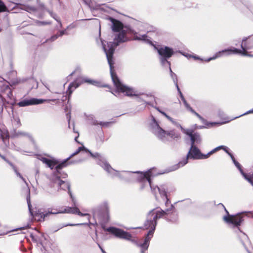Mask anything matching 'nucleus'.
<instances>
[{
	"label": "nucleus",
	"instance_id": "35",
	"mask_svg": "<svg viewBox=\"0 0 253 253\" xmlns=\"http://www.w3.org/2000/svg\"><path fill=\"white\" fill-rule=\"evenodd\" d=\"M169 121H170L172 124H174L177 126H179L180 127V126H181L179 124H177L176 122L170 117L169 116L167 118Z\"/></svg>",
	"mask_w": 253,
	"mask_h": 253
},
{
	"label": "nucleus",
	"instance_id": "32",
	"mask_svg": "<svg viewBox=\"0 0 253 253\" xmlns=\"http://www.w3.org/2000/svg\"><path fill=\"white\" fill-rule=\"evenodd\" d=\"M83 224H84V223H77V224L69 223V224H63V225L59 226L58 229L54 230V232L57 231L58 230H59L60 229H61L62 228H63L64 227H66L68 226H79V225H82Z\"/></svg>",
	"mask_w": 253,
	"mask_h": 253
},
{
	"label": "nucleus",
	"instance_id": "39",
	"mask_svg": "<svg viewBox=\"0 0 253 253\" xmlns=\"http://www.w3.org/2000/svg\"><path fill=\"white\" fill-rule=\"evenodd\" d=\"M108 124H109V123H107H107L100 122V123H98L97 122V121L96 122H94L93 123V124L94 125H97L98 124H99L100 126H106Z\"/></svg>",
	"mask_w": 253,
	"mask_h": 253
},
{
	"label": "nucleus",
	"instance_id": "8",
	"mask_svg": "<svg viewBox=\"0 0 253 253\" xmlns=\"http://www.w3.org/2000/svg\"><path fill=\"white\" fill-rule=\"evenodd\" d=\"M93 219L95 221H108L110 219L109 209L106 203L95 207L92 210Z\"/></svg>",
	"mask_w": 253,
	"mask_h": 253
},
{
	"label": "nucleus",
	"instance_id": "46",
	"mask_svg": "<svg viewBox=\"0 0 253 253\" xmlns=\"http://www.w3.org/2000/svg\"><path fill=\"white\" fill-rule=\"evenodd\" d=\"M164 201L166 200V205L168 206V205L169 204V200L168 199L167 195H166V198L162 197Z\"/></svg>",
	"mask_w": 253,
	"mask_h": 253
},
{
	"label": "nucleus",
	"instance_id": "14",
	"mask_svg": "<svg viewBox=\"0 0 253 253\" xmlns=\"http://www.w3.org/2000/svg\"><path fill=\"white\" fill-rule=\"evenodd\" d=\"M242 48L241 54L246 56L253 57V55L250 54L248 50L253 48V36H250L248 38H244L242 40L241 45Z\"/></svg>",
	"mask_w": 253,
	"mask_h": 253
},
{
	"label": "nucleus",
	"instance_id": "62",
	"mask_svg": "<svg viewBox=\"0 0 253 253\" xmlns=\"http://www.w3.org/2000/svg\"><path fill=\"white\" fill-rule=\"evenodd\" d=\"M163 112H163V111H161V110L160 111V113H161L162 114V113H163Z\"/></svg>",
	"mask_w": 253,
	"mask_h": 253
},
{
	"label": "nucleus",
	"instance_id": "29",
	"mask_svg": "<svg viewBox=\"0 0 253 253\" xmlns=\"http://www.w3.org/2000/svg\"><path fill=\"white\" fill-rule=\"evenodd\" d=\"M169 71H170V77L177 88V90L178 89V88H179V86H178V83H177V77H176V75L173 72H172L171 69V68L169 67Z\"/></svg>",
	"mask_w": 253,
	"mask_h": 253
},
{
	"label": "nucleus",
	"instance_id": "22",
	"mask_svg": "<svg viewBox=\"0 0 253 253\" xmlns=\"http://www.w3.org/2000/svg\"><path fill=\"white\" fill-rule=\"evenodd\" d=\"M111 21L112 23V30L115 32H119V33L124 31L125 33V35L126 37V32L125 30H123V24L120 22L119 21L113 19H111Z\"/></svg>",
	"mask_w": 253,
	"mask_h": 253
},
{
	"label": "nucleus",
	"instance_id": "28",
	"mask_svg": "<svg viewBox=\"0 0 253 253\" xmlns=\"http://www.w3.org/2000/svg\"><path fill=\"white\" fill-rule=\"evenodd\" d=\"M0 157H1L3 160H4L6 162H7L8 164H9L10 166H11L13 168L14 171H15L16 175L17 176L19 177L24 182V183L26 184V185L28 186V183L26 182L25 179L17 170V169H15V168L13 166V165L8 160H7L4 156L0 155Z\"/></svg>",
	"mask_w": 253,
	"mask_h": 253
},
{
	"label": "nucleus",
	"instance_id": "50",
	"mask_svg": "<svg viewBox=\"0 0 253 253\" xmlns=\"http://www.w3.org/2000/svg\"><path fill=\"white\" fill-rule=\"evenodd\" d=\"M231 159H232L233 162L234 163V160H236L234 158L233 155L231 154V153H229V155H228Z\"/></svg>",
	"mask_w": 253,
	"mask_h": 253
},
{
	"label": "nucleus",
	"instance_id": "31",
	"mask_svg": "<svg viewBox=\"0 0 253 253\" xmlns=\"http://www.w3.org/2000/svg\"><path fill=\"white\" fill-rule=\"evenodd\" d=\"M177 91L180 95V97L181 100L183 101V103L185 107H189V105L187 102L186 100H185V98L184 97V96L183 95L179 88H178Z\"/></svg>",
	"mask_w": 253,
	"mask_h": 253
},
{
	"label": "nucleus",
	"instance_id": "7",
	"mask_svg": "<svg viewBox=\"0 0 253 253\" xmlns=\"http://www.w3.org/2000/svg\"><path fill=\"white\" fill-rule=\"evenodd\" d=\"M102 166L103 169L112 177H118L120 179L126 181H131L135 180V172L117 171L113 169L108 163L106 162L103 163V165Z\"/></svg>",
	"mask_w": 253,
	"mask_h": 253
},
{
	"label": "nucleus",
	"instance_id": "37",
	"mask_svg": "<svg viewBox=\"0 0 253 253\" xmlns=\"http://www.w3.org/2000/svg\"><path fill=\"white\" fill-rule=\"evenodd\" d=\"M4 104V99L0 94V107L1 111L3 110V106Z\"/></svg>",
	"mask_w": 253,
	"mask_h": 253
},
{
	"label": "nucleus",
	"instance_id": "25",
	"mask_svg": "<svg viewBox=\"0 0 253 253\" xmlns=\"http://www.w3.org/2000/svg\"><path fill=\"white\" fill-rule=\"evenodd\" d=\"M40 160L44 164H46L51 169H53L58 162L54 159H48L45 157H42Z\"/></svg>",
	"mask_w": 253,
	"mask_h": 253
},
{
	"label": "nucleus",
	"instance_id": "18",
	"mask_svg": "<svg viewBox=\"0 0 253 253\" xmlns=\"http://www.w3.org/2000/svg\"><path fill=\"white\" fill-rule=\"evenodd\" d=\"M149 184L151 188L152 192L155 195L156 200H158L157 193L160 194L161 197L166 198L167 192L165 186L161 185L160 187L154 186L152 185L151 181H150Z\"/></svg>",
	"mask_w": 253,
	"mask_h": 253
},
{
	"label": "nucleus",
	"instance_id": "47",
	"mask_svg": "<svg viewBox=\"0 0 253 253\" xmlns=\"http://www.w3.org/2000/svg\"><path fill=\"white\" fill-rule=\"evenodd\" d=\"M186 109L190 111L192 113L195 114V113H196L190 106L189 107H186Z\"/></svg>",
	"mask_w": 253,
	"mask_h": 253
},
{
	"label": "nucleus",
	"instance_id": "15",
	"mask_svg": "<svg viewBox=\"0 0 253 253\" xmlns=\"http://www.w3.org/2000/svg\"><path fill=\"white\" fill-rule=\"evenodd\" d=\"M155 169H152L146 171L145 172H142L140 171L135 172V180L137 179L138 180L147 181L148 183L151 181V177H154L158 175L155 172Z\"/></svg>",
	"mask_w": 253,
	"mask_h": 253
},
{
	"label": "nucleus",
	"instance_id": "3",
	"mask_svg": "<svg viewBox=\"0 0 253 253\" xmlns=\"http://www.w3.org/2000/svg\"><path fill=\"white\" fill-rule=\"evenodd\" d=\"M150 130L159 139L164 142L169 140V138L174 139L179 137V135L176 134L173 130L167 131L160 127L158 122L153 116H151L149 123Z\"/></svg>",
	"mask_w": 253,
	"mask_h": 253
},
{
	"label": "nucleus",
	"instance_id": "59",
	"mask_svg": "<svg viewBox=\"0 0 253 253\" xmlns=\"http://www.w3.org/2000/svg\"><path fill=\"white\" fill-rule=\"evenodd\" d=\"M7 140L8 141V139H7V138H5V139H3V141H4V142L5 143H6V141Z\"/></svg>",
	"mask_w": 253,
	"mask_h": 253
},
{
	"label": "nucleus",
	"instance_id": "16",
	"mask_svg": "<svg viewBox=\"0 0 253 253\" xmlns=\"http://www.w3.org/2000/svg\"><path fill=\"white\" fill-rule=\"evenodd\" d=\"M85 150L86 152L89 153L91 157L93 158H96L98 159V161L97 162V163L98 165H99L101 167H102V165H103V163L106 162L107 163L104 158L101 156L99 153H92L91 152H90L89 150L85 149L84 147H79L78 149L76 150L75 152L73 153L69 158L67 159V160H69L71 158L73 157V156L77 155L78 153H79L82 150Z\"/></svg>",
	"mask_w": 253,
	"mask_h": 253
},
{
	"label": "nucleus",
	"instance_id": "17",
	"mask_svg": "<svg viewBox=\"0 0 253 253\" xmlns=\"http://www.w3.org/2000/svg\"><path fill=\"white\" fill-rule=\"evenodd\" d=\"M180 128L185 134L190 137L191 146H195V144H200L201 143V139L198 133H193L191 130L184 129L181 126H180Z\"/></svg>",
	"mask_w": 253,
	"mask_h": 253
},
{
	"label": "nucleus",
	"instance_id": "43",
	"mask_svg": "<svg viewBox=\"0 0 253 253\" xmlns=\"http://www.w3.org/2000/svg\"><path fill=\"white\" fill-rule=\"evenodd\" d=\"M67 34V32L66 31V30L60 31L59 32V35H58L59 37L62 36L63 35Z\"/></svg>",
	"mask_w": 253,
	"mask_h": 253
},
{
	"label": "nucleus",
	"instance_id": "55",
	"mask_svg": "<svg viewBox=\"0 0 253 253\" xmlns=\"http://www.w3.org/2000/svg\"><path fill=\"white\" fill-rule=\"evenodd\" d=\"M192 57L194 59H198V60L201 59L200 57H197V56H192Z\"/></svg>",
	"mask_w": 253,
	"mask_h": 253
},
{
	"label": "nucleus",
	"instance_id": "13",
	"mask_svg": "<svg viewBox=\"0 0 253 253\" xmlns=\"http://www.w3.org/2000/svg\"><path fill=\"white\" fill-rule=\"evenodd\" d=\"M227 215L223 217L224 221H244L247 220V217L252 215L251 213L244 212L239 213L235 215H230L228 211L226 210Z\"/></svg>",
	"mask_w": 253,
	"mask_h": 253
},
{
	"label": "nucleus",
	"instance_id": "57",
	"mask_svg": "<svg viewBox=\"0 0 253 253\" xmlns=\"http://www.w3.org/2000/svg\"><path fill=\"white\" fill-rule=\"evenodd\" d=\"M162 114L165 116L166 118H167L169 116L166 113H165L164 112L162 113Z\"/></svg>",
	"mask_w": 253,
	"mask_h": 253
},
{
	"label": "nucleus",
	"instance_id": "60",
	"mask_svg": "<svg viewBox=\"0 0 253 253\" xmlns=\"http://www.w3.org/2000/svg\"><path fill=\"white\" fill-rule=\"evenodd\" d=\"M44 85L45 86V87L46 88H47L48 90H49V87H48V86L47 85L44 84Z\"/></svg>",
	"mask_w": 253,
	"mask_h": 253
},
{
	"label": "nucleus",
	"instance_id": "63",
	"mask_svg": "<svg viewBox=\"0 0 253 253\" xmlns=\"http://www.w3.org/2000/svg\"><path fill=\"white\" fill-rule=\"evenodd\" d=\"M170 207H171V209L172 208V207H173L172 205H171Z\"/></svg>",
	"mask_w": 253,
	"mask_h": 253
},
{
	"label": "nucleus",
	"instance_id": "27",
	"mask_svg": "<svg viewBox=\"0 0 253 253\" xmlns=\"http://www.w3.org/2000/svg\"><path fill=\"white\" fill-rule=\"evenodd\" d=\"M223 53H225L226 55H230L232 54H241L242 50L238 49L235 47L231 48L225 49L222 50Z\"/></svg>",
	"mask_w": 253,
	"mask_h": 253
},
{
	"label": "nucleus",
	"instance_id": "49",
	"mask_svg": "<svg viewBox=\"0 0 253 253\" xmlns=\"http://www.w3.org/2000/svg\"><path fill=\"white\" fill-rule=\"evenodd\" d=\"M186 109L190 111L192 113L195 114V113H196L190 106L189 107H186Z\"/></svg>",
	"mask_w": 253,
	"mask_h": 253
},
{
	"label": "nucleus",
	"instance_id": "26",
	"mask_svg": "<svg viewBox=\"0 0 253 253\" xmlns=\"http://www.w3.org/2000/svg\"><path fill=\"white\" fill-rule=\"evenodd\" d=\"M15 7L25 10L28 12H34L36 10V8L35 6L29 5H24L21 3H16L14 8Z\"/></svg>",
	"mask_w": 253,
	"mask_h": 253
},
{
	"label": "nucleus",
	"instance_id": "51",
	"mask_svg": "<svg viewBox=\"0 0 253 253\" xmlns=\"http://www.w3.org/2000/svg\"><path fill=\"white\" fill-rule=\"evenodd\" d=\"M231 159H232L233 162L234 163V160H236L234 158L233 155L231 154V153H229V155H228Z\"/></svg>",
	"mask_w": 253,
	"mask_h": 253
},
{
	"label": "nucleus",
	"instance_id": "42",
	"mask_svg": "<svg viewBox=\"0 0 253 253\" xmlns=\"http://www.w3.org/2000/svg\"><path fill=\"white\" fill-rule=\"evenodd\" d=\"M217 58L216 55L214 54L212 57H210L207 59H206L205 61L206 62H209L212 60H214L215 59Z\"/></svg>",
	"mask_w": 253,
	"mask_h": 253
},
{
	"label": "nucleus",
	"instance_id": "11",
	"mask_svg": "<svg viewBox=\"0 0 253 253\" xmlns=\"http://www.w3.org/2000/svg\"><path fill=\"white\" fill-rule=\"evenodd\" d=\"M241 223L242 222H227V226L229 228L233 229L236 232L239 231V238L240 239V241L243 246L246 248L247 244H250V242L248 236L240 231L239 227L241 226Z\"/></svg>",
	"mask_w": 253,
	"mask_h": 253
},
{
	"label": "nucleus",
	"instance_id": "4",
	"mask_svg": "<svg viewBox=\"0 0 253 253\" xmlns=\"http://www.w3.org/2000/svg\"><path fill=\"white\" fill-rule=\"evenodd\" d=\"M221 147H217L211 151L207 154H203L201 153L200 150L196 147V146H191V148L189 150L186 157L183 160L180 161L177 165H175L174 168L173 170H175L178 168L184 166L188 163V159H206L208 158L210 156L214 153L217 151V150Z\"/></svg>",
	"mask_w": 253,
	"mask_h": 253
},
{
	"label": "nucleus",
	"instance_id": "54",
	"mask_svg": "<svg viewBox=\"0 0 253 253\" xmlns=\"http://www.w3.org/2000/svg\"><path fill=\"white\" fill-rule=\"evenodd\" d=\"M56 20L59 23V27H62V25L61 21L60 20H59L58 19H56Z\"/></svg>",
	"mask_w": 253,
	"mask_h": 253
},
{
	"label": "nucleus",
	"instance_id": "19",
	"mask_svg": "<svg viewBox=\"0 0 253 253\" xmlns=\"http://www.w3.org/2000/svg\"><path fill=\"white\" fill-rule=\"evenodd\" d=\"M46 101V100L44 99L32 98L29 99H24L23 100H22L19 102L17 103V105L19 107H25L30 105L42 104Z\"/></svg>",
	"mask_w": 253,
	"mask_h": 253
},
{
	"label": "nucleus",
	"instance_id": "40",
	"mask_svg": "<svg viewBox=\"0 0 253 253\" xmlns=\"http://www.w3.org/2000/svg\"><path fill=\"white\" fill-rule=\"evenodd\" d=\"M219 147H221L220 148H219L217 151L220 150V149H223L225 151V152L228 154L229 155V153H231L230 152H229L228 151V150L227 149V148L224 146H219Z\"/></svg>",
	"mask_w": 253,
	"mask_h": 253
},
{
	"label": "nucleus",
	"instance_id": "61",
	"mask_svg": "<svg viewBox=\"0 0 253 253\" xmlns=\"http://www.w3.org/2000/svg\"><path fill=\"white\" fill-rule=\"evenodd\" d=\"M70 116L69 117V120H68L69 124L70 123Z\"/></svg>",
	"mask_w": 253,
	"mask_h": 253
},
{
	"label": "nucleus",
	"instance_id": "23",
	"mask_svg": "<svg viewBox=\"0 0 253 253\" xmlns=\"http://www.w3.org/2000/svg\"><path fill=\"white\" fill-rule=\"evenodd\" d=\"M64 212L72 213H77L78 215L81 216H86L87 219L89 220L90 215L88 213H82L77 208H71L67 207L65 209Z\"/></svg>",
	"mask_w": 253,
	"mask_h": 253
},
{
	"label": "nucleus",
	"instance_id": "53",
	"mask_svg": "<svg viewBox=\"0 0 253 253\" xmlns=\"http://www.w3.org/2000/svg\"><path fill=\"white\" fill-rule=\"evenodd\" d=\"M98 246H99V247L100 248V249H101V251H102V253H106L105 252V251H104V250L101 248V247L100 246V245L99 244H98Z\"/></svg>",
	"mask_w": 253,
	"mask_h": 253
},
{
	"label": "nucleus",
	"instance_id": "9",
	"mask_svg": "<svg viewBox=\"0 0 253 253\" xmlns=\"http://www.w3.org/2000/svg\"><path fill=\"white\" fill-rule=\"evenodd\" d=\"M84 83H86L99 87L105 86V85H102L99 81L89 79L87 77H80L77 78L74 82L70 84L68 90H67V93L68 94V98H69L71 96L74 89L77 88L81 84Z\"/></svg>",
	"mask_w": 253,
	"mask_h": 253
},
{
	"label": "nucleus",
	"instance_id": "10",
	"mask_svg": "<svg viewBox=\"0 0 253 253\" xmlns=\"http://www.w3.org/2000/svg\"><path fill=\"white\" fill-rule=\"evenodd\" d=\"M28 195L27 196V202L28 206V209L31 214L32 216H35L36 217H38V221H40L41 219L47 220V217L50 216L51 215L56 214V212H52L51 211H42L41 210H38V211L35 212V213L32 211V205L31 204L30 201V190L29 188L27 189Z\"/></svg>",
	"mask_w": 253,
	"mask_h": 253
},
{
	"label": "nucleus",
	"instance_id": "41",
	"mask_svg": "<svg viewBox=\"0 0 253 253\" xmlns=\"http://www.w3.org/2000/svg\"><path fill=\"white\" fill-rule=\"evenodd\" d=\"M223 52H222V50H221V51H219L216 52L215 54V55H216L217 58H219V57H221L223 55Z\"/></svg>",
	"mask_w": 253,
	"mask_h": 253
},
{
	"label": "nucleus",
	"instance_id": "56",
	"mask_svg": "<svg viewBox=\"0 0 253 253\" xmlns=\"http://www.w3.org/2000/svg\"><path fill=\"white\" fill-rule=\"evenodd\" d=\"M41 24H42V25H45V24H49V23L48 22H40Z\"/></svg>",
	"mask_w": 253,
	"mask_h": 253
},
{
	"label": "nucleus",
	"instance_id": "38",
	"mask_svg": "<svg viewBox=\"0 0 253 253\" xmlns=\"http://www.w3.org/2000/svg\"><path fill=\"white\" fill-rule=\"evenodd\" d=\"M251 113H253V109H252V110H249L248 111H247V112H246V113H244V114H242L241 115H240L239 116L235 117L234 119L238 118H239L240 117H241V116H244V115H248V114H251Z\"/></svg>",
	"mask_w": 253,
	"mask_h": 253
},
{
	"label": "nucleus",
	"instance_id": "48",
	"mask_svg": "<svg viewBox=\"0 0 253 253\" xmlns=\"http://www.w3.org/2000/svg\"><path fill=\"white\" fill-rule=\"evenodd\" d=\"M186 109L190 111L192 113L195 114V113H196L190 106L189 107H186Z\"/></svg>",
	"mask_w": 253,
	"mask_h": 253
},
{
	"label": "nucleus",
	"instance_id": "21",
	"mask_svg": "<svg viewBox=\"0 0 253 253\" xmlns=\"http://www.w3.org/2000/svg\"><path fill=\"white\" fill-rule=\"evenodd\" d=\"M128 32L133 35V39L134 40L142 41L148 43L151 42L148 39L147 36L145 34H139L138 32H137L136 30H132V28H128Z\"/></svg>",
	"mask_w": 253,
	"mask_h": 253
},
{
	"label": "nucleus",
	"instance_id": "52",
	"mask_svg": "<svg viewBox=\"0 0 253 253\" xmlns=\"http://www.w3.org/2000/svg\"><path fill=\"white\" fill-rule=\"evenodd\" d=\"M30 237L32 238V239H33V241H36V239L35 236H34V235L32 233L31 234Z\"/></svg>",
	"mask_w": 253,
	"mask_h": 253
},
{
	"label": "nucleus",
	"instance_id": "12",
	"mask_svg": "<svg viewBox=\"0 0 253 253\" xmlns=\"http://www.w3.org/2000/svg\"><path fill=\"white\" fill-rule=\"evenodd\" d=\"M169 211V209H167L166 211L162 210L160 208L153 209L148 213L146 221H157L159 219L165 217L167 212Z\"/></svg>",
	"mask_w": 253,
	"mask_h": 253
},
{
	"label": "nucleus",
	"instance_id": "33",
	"mask_svg": "<svg viewBox=\"0 0 253 253\" xmlns=\"http://www.w3.org/2000/svg\"><path fill=\"white\" fill-rule=\"evenodd\" d=\"M6 9V7L4 5V3L1 0H0V12L5 11Z\"/></svg>",
	"mask_w": 253,
	"mask_h": 253
},
{
	"label": "nucleus",
	"instance_id": "64",
	"mask_svg": "<svg viewBox=\"0 0 253 253\" xmlns=\"http://www.w3.org/2000/svg\"><path fill=\"white\" fill-rule=\"evenodd\" d=\"M77 137H76V138H75V140H76V141H77Z\"/></svg>",
	"mask_w": 253,
	"mask_h": 253
},
{
	"label": "nucleus",
	"instance_id": "5",
	"mask_svg": "<svg viewBox=\"0 0 253 253\" xmlns=\"http://www.w3.org/2000/svg\"><path fill=\"white\" fill-rule=\"evenodd\" d=\"M128 40V39L125 35V33L123 31H122L120 33L116 34L115 36V38L114 39L113 42H109L107 43V45H104L103 43H102L103 48L105 52L106 56L107 57V59L108 61V63L109 64L108 56H109V53H111L110 54V58L111 59L112 62L113 63L112 66L114 67V61H113V54L115 50L116 47L119 45L120 43L124 42H126ZM101 42H103V41H101Z\"/></svg>",
	"mask_w": 253,
	"mask_h": 253
},
{
	"label": "nucleus",
	"instance_id": "44",
	"mask_svg": "<svg viewBox=\"0 0 253 253\" xmlns=\"http://www.w3.org/2000/svg\"><path fill=\"white\" fill-rule=\"evenodd\" d=\"M195 115L200 119L202 121H204V119L198 113H197V112L196 113H195Z\"/></svg>",
	"mask_w": 253,
	"mask_h": 253
},
{
	"label": "nucleus",
	"instance_id": "36",
	"mask_svg": "<svg viewBox=\"0 0 253 253\" xmlns=\"http://www.w3.org/2000/svg\"><path fill=\"white\" fill-rule=\"evenodd\" d=\"M59 37L58 35L56 34L52 36L50 39L46 40V41H51L53 42L56 40Z\"/></svg>",
	"mask_w": 253,
	"mask_h": 253
},
{
	"label": "nucleus",
	"instance_id": "1",
	"mask_svg": "<svg viewBox=\"0 0 253 253\" xmlns=\"http://www.w3.org/2000/svg\"><path fill=\"white\" fill-rule=\"evenodd\" d=\"M156 225L157 222H146L143 227H130L127 228V229H142L143 230H149V231L145 238L144 243L141 244H138L137 241L132 238L131 234L127 232L115 227L111 226L106 227L103 225L102 226L105 231H107L113 235L116 238L130 241L131 243L141 248V253H145V251H146L148 248L150 241L153 236V234L154 233Z\"/></svg>",
	"mask_w": 253,
	"mask_h": 253
},
{
	"label": "nucleus",
	"instance_id": "24",
	"mask_svg": "<svg viewBox=\"0 0 253 253\" xmlns=\"http://www.w3.org/2000/svg\"><path fill=\"white\" fill-rule=\"evenodd\" d=\"M133 29L132 30H135L137 32H143L146 31V24L143 22L139 21H134L133 23Z\"/></svg>",
	"mask_w": 253,
	"mask_h": 253
},
{
	"label": "nucleus",
	"instance_id": "34",
	"mask_svg": "<svg viewBox=\"0 0 253 253\" xmlns=\"http://www.w3.org/2000/svg\"><path fill=\"white\" fill-rule=\"evenodd\" d=\"M234 164L237 168L239 170L240 173H242V171H243V170L242 169L241 165L236 160H234Z\"/></svg>",
	"mask_w": 253,
	"mask_h": 253
},
{
	"label": "nucleus",
	"instance_id": "45",
	"mask_svg": "<svg viewBox=\"0 0 253 253\" xmlns=\"http://www.w3.org/2000/svg\"><path fill=\"white\" fill-rule=\"evenodd\" d=\"M25 134L26 133L24 132L18 131L16 133L15 135L18 136L20 135H25Z\"/></svg>",
	"mask_w": 253,
	"mask_h": 253
},
{
	"label": "nucleus",
	"instance_id": "20",
	"mask_svg": "<svg viewBox=\"0 0 253 253\" xmlns=\"http://www.w3.org/2000/svg\"><path fill=\"white\" fill-rule=\"evenodd\" d=\"M156 49L160 56L169 58L174 53V50L172 48L167 46H162L160 47L156 48Z\"/></svg>",
	"mask_w": 253,
	"mask_h": 253
},
{
	"label": "nucleus",
	"instance_id": "2",
	"mask_svg": "<svg viewBox=\"0 0 253 253\" xmlns=\"http://www.w3.org/2000/svg\"><path fill=\"white\" fill-rule=\"evenodd\" d=\"M108 56V61L109 63L110 71L112 80L116 88V91L118 92H121L126 96H135L136 100L139 102H144L148 104L146 101L147 98L151 96V95L148 94L142 93L140 94H136L135 90L131 87L126 86L123 84L116 74L113 72V67L112 66L113 63L111 59L110 58V53H109Z\"/></svg>",
	"mask_w": 253,
	"mask_h": 253
},
{
	"label": "nucleus",
	"instance_id": "58",
	"mask_svg": "<svg viewBox=\"0 0 253 253\" xmlns=\"http://www.w3.org/2000/svg\"><path fill=\"white\" fill-rule=\"evenodd\" d=\"M155 108L157 110H158L160 112L161 110L158 107H155Z\"/></svg>",
	"mask_w": 253,
	"mask_h": 253
},
{
	"label": "nucleus",
	"instance_id": "30",
	"mask_svg": "<svg viewBox=\"0 0 253 253\" xmlns=\"http://www.w3.org/2000/svg\"><path fill=\"white\" fill-rule=\"evenodd\" d=\"M168 59H169V58L165 57H163V56H160V60L161 64L163 65L168 64L169 68V67H170V63L169 61H168Z\"/></svg>",
	"mask_w": 253,
	"mask_h": 253
},
{
	"label": "nucleus",
	"instance_id": "6",
	"mask_svg": "<svg viewBox=\"0 0 253 253\" xmlns=\"http://www.w3.org/2000/svg\"><path fill=\"white\" fill-rule=\"evenodd\" d=\"M68 161V160H67L66 159L64 162L56 166V170L53 172L51 177L52 182L55 184H57V185L60 187V189L64 190H66V189L69 190L70 185L67 181L60 179V177H62V178H66L67 175L66 173L60 171V170L66 166V163Z\"/></svg>",
	"mask_w": 253,
	"mask_h": 253
}]
</instances>
